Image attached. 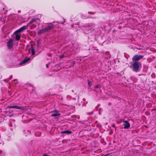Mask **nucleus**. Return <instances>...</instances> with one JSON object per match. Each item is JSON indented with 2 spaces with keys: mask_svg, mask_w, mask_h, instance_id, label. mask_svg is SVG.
Instances as JSON below:
<instances>
[{
  "mask_svg": "<svg viewBox=\"0 0 156 156\" xmlns=\"http://www.w3.org/2000/svg\"><path fill=\"white\" fill-rule=\"evenodd\" d=\"M141 66V64L140 62H133L132 64L133 71L135 72H139Z\"/></svg>",
  "mask_w": 156,
  "mask_h": 156,
  "instance_id": "1",
  "label": "nucleus"
},
{
  "mask_svg": "<svg viewBox=\"0 0 156 156\" xmlns=\"http://www.w3.org/2000/svg\"><path fill=\"white\" fill-rule=\"evenodd\" d=\"M143 57L144 56L143 55H135L132 58V60L133 62H138V61L143 58Z\"/></svg>",
  "mask_w": 156,
  "mask_h": 156,
  "instance_id": "2",
  "label": "nucleus"
},
{
  "mask_svg": "<svg viewBox=\"0 0 156 156\" xmlns=\"http://www.w3.org/2000/svg\"><path fill=\"white\" fill-rule=\"evenodd\" d=\"M27 28V26H24L15 31V33H21L23 32Z\"/></svg>",
  "mask_w": 156,
  "mask_h": 156,
  "instance_id": "3",
  "label": "nucleus"
},
{
  "mask_svg": "<svg viewBox=\"0 0 156 156\" xmlns=\"http://www.w3.org/2000/svg\"><path fill=\"white\" fill-rule=\"evenodd\" d=\"M13 41L12 39H10L7 42V46L8 48L10 49L13 46Z\"/></svg>",
  "mask_w": 156,
  "mask_h": 156,
  "instance_id": "4",
  "label": "nucleus"
},
{
  "mask_svg": "<svg viewBox=\"0 0 156 156\" xmlns=\"http://www.w3.org/2000/svg\"><path fill=\"white\" fill-rule=\"evenodd\" d=\"M123 126L125 129H127L130 127V124L128 121L126 120L123 121Z\"/></svg>",
  "mask_w": 156,
  "mask_h": 156,
  "instance_id": "5",
  "label": "nucleus"
},
{
  "mask_svg": "<svg viewBox=\"0 0 156 156\" xmlns=\"http://www.w3.org/2000/svg\"><path fill=\"white\" fill-rule=\"evenodd\" d=\"M7 108H16L18 109H22V110H24V107H23L22 106H15V105H13L12 106H7Z\"/></svg>",
  "mask_w": 156,
  "mask_h": 156,
  "instance_id": "6",
  "label": "nucleus"
},
{
  "mask_svg": "<svg viewBox=\"0 0 156 156\" xmlns=\"http://www.w3.org/2000/svg\"><path fill=\"white\" fill-rule=\"evenodd\" d=\"M55 27V25L53 24H51L49 25L48 27L44 28L46 32H48L51 31L52 29Z\"/></svg>",
  "mask_w": 156,
  "mask_h": 156,
  "instance_id": "7",
  "label": "nucleus"
},
{
  "mask_svg": "<svg viewBox=\"0 0 156 156\" xmlns=\"http://www.w3.org/2000/svg\"><path fill=\"white\" fill-rule=\"evenodd\" d=\"M14 34L15 35V39L17 41H19L21 38V34L19 33H15V31L14 32Z\"/></svg>",
  "mask_w": 156,
  "mask_h": 156,
  "instance_id": "8",
  "label": "nucleus"
},
{
  "mask_svg": "<svg viewBox=\"0 0 156 156\" xmlns=\"http://www.w3.org/2000/svg\"><path fill=\"white\" fill-rule=\"evenodd\" d=\"M30 58H25L21 62L19 63L20 65H21L22 64L26 63L28 61L30 60Z\"/></svg>",
  "mask_w": 156,
  "mask_h": 156,
  "instance_id": "9",
  "label": "nucleus"
},
{
  "mask_svg": "<svg viewBox=\"0 0 156 156\" xmlns=\"http://www.w3.org/2000/svg\"><path fill=\"white\" fill-rule=\"evenodd\" d=\"M46 32L44 28L39 30L37 32V34L38 35H40L43 34L45 33Z\"/></svg>",
  "mask_w": 156,
  "mask_h": 156,
  "instance_id": "10",
  "label": "nucleus"
},
{
  "mask_svg": "<svg viewBox=\"0 0 156 156\" xmlns=\"http://www.w3.org/2000/svg\"><path fill=\"white\" fill-rule=\"evenodd\" d=\"M60 115V114L59 113L58 111H55L51 115V116H55L56 117L58 116H59Z\"/></svg>",
  "mask_w": 156,
  "mask_h": 156,
  "instance_id": "11",
  "label": "nucleus"
},
{
  "mask_svg": "<svg viewBox=\"0 0 156 156\" xmlns=\"http://www.w3.org/2000/svg\"><path fill=\"white\" fill-rule=\"evenodd\" d=\"M72 133V132L71 131H69V130H66L64 131H62L61 133V134H66L67 135H69L71 134Z\"/></svg>",
  "mask_w": 156,
  "mask_h": 156,
  "instance_id": "12",
  "label": "nucleus"
},
{
  "mask_svg": "<svg viewBox=\"0 0 156 156\" xmlns=\"http://www.w3.org/2000/svg\"><path fill=\"white\" fill-rule=\"evenodd\" d=\"M31 51L32 52V55H33L35 54V48L33 45L31 46Z\"/></svg>",
  "mask_w": 156,
  "mask_h": 156,
  "instance_id": "13",
  "label": "nucleus"
},
{
  "mask_svg": "<svg viewBox=\"0 0 156 156\" xmlns=\"http://www.w3.org/2000/svg\"><path fill=\"white\" fill-rule=\"evenodd\" d=\"M38 18L34 19L31 20H30L29 22V24H31L32 23L35 22L37 20H38Z\"/></svg>",
  "mask_w": 156,
  "mask_h": 156,
  "instance_id": "14",
  "label": "nucleus"
},
{
  "mask_svg": "<svg viewBox=\"0 0 156 156\" xmlns=\"http://www.w3.org/2000/svg\"><path fill=\"white\" fill-rule=\"evenodd\" d=\"M88 30L89 32L90 31H92L94 30V27H91L90 28H89L87 29Z\"/></svg>",
  "mask_w": 156,
  "mask_h": 156,
  "instance_id": "15",
  "label": "nucleus"
},
{
  "mask_svg": "<svg viewBox=\"0 0 156 156\" xmlns=\"http://www.w3.org/2000/svg\"><path fill=\"white\" fill-rule=\"evenodd\" d=\"M36 27V26L34 24H32L30 27L31 29H33L35 28Z\"/></svg>",
  "mask_w": 156,
  "mask_h": 156,
  "instance_id": "16",
  "label": "nucleus"
},
{
  "mask_svg": "<svg viewBox=\"0 0 156 156\" xmlns=\"http://www.w3.org/2000/svg\"><path fill=\"white\" fill-rule=\"evenodd\" d=\"M96 12H88V13L90 14L94 15L95 13Z\"/></svg>",
  "mask_w": 156,
  "mask_h": 156,
  "instance_id": "17",
  "label": "nucleus"
},
{
  "mask_svg": "<svg viewBox=\"0 0 156 156\" xmlns=\"http://www.w3.org/2000/svg\"><path fill=\"white\" fill-rule=\"evenodd\" d=\"M87 16L85 15H83L82 16V18L83 19H87Z\"/></svg>",
  "mask_w": 156,
  "mask_h": 156,
  "instance_id": "18",
  "label": "nucleus"
},
{
  "mask_svg": "<svg viewBox=\"0 0 156 156\" xmlns=\"http://www.w3.org/2000/svg\"><path fill=\"white\" fill-rule=\"evenodd\" d=\"M12 75H10L9 77V78H8L7 79V80H8L7 81H9L11 79H12Z\"/></svg>",
  "mask_w": 156,
  "mask_h": 156,
  "instance_id": "19",
  "label": "nucleus"
},
{
  "mask_svg": "<svg viewBox=\"0 0 156 156\" xmlns=\"http://www.w3.org/2000/svg\"><path fill=\"white\" fill-rule=\"evenodd\" d=\"M64 55H62L59 56V58L60 59H62V58H63L64 57Z\"/></svg>",
  "mask_w": 156,
  "mask_h": 156,
  "instance_id": "20",
  "label": "nucleus"
},
{
  "mask_svg": "<svg viewBox=\"0 0 156 156\" xmlns=\"http://www.w3.org/2000/svg\"><path fill=\"white\" fill-rule=\"evenodd\" d=\"M88 83L89 86L90 87L91 86V83L89 80H88Z\"/></svg>",
  "mask_w": 156,
  "mask_h": 156,
  "instance_id": "21",
  "label": "nucleus"
},
{
  "mask_svg": "<svg viewBox=\"0 0 156 156\" xmlns=\"http://www.w3.org/2000/svg\"><path fill=\"white\" fill-rule=\"evenodd\" d=\"M93 112L92 111V112H90L87 113V114L89 115H92V114H93Z\"/></svg>",
  "mask_w": 156,
  "mask_h": 156,
  "instance_id": "22",
  "label": "nucleus"
},
{
  "mask_svg": "<svg viewBox=\"0 0 156 156\" xmlns=\"http://www.w3.org/2000/svg\"><path fill=\"white\" fill-rule=\"evenodd\" d=\"M104 156H112V155L110 154H107L106 155H105Z\"/></svg>",
  "mask_w": 156,
  "mask_h": 156,
  "instance_id": "23",
  "label": "nucleus"
},
{
  "mask_svg": "<svg viewBox=\"0 0 156 156\" xmlns=\"http://www.w3.org/2000/svg\"><path fill=\"white\" fill-rule=\"evenodd\" d=\"M99 86L98 85L94 87L96 89L98 88Z\"/></svg>",
  "mask_w": 156,
  "mask_h": 156,
  "instance_id": "24",
  "label": "nucleus"
},
{
  "mask_svg": "<svg viewBox=\"0 0 156 156\" xmlns=\"http://www.w3.org/2000/svg\"><path fill=\"white\" fill-rule=\"evenodd\" d=\"M94 18L89 16H87V18Z\"/></svg>",
  "mask_w": 156,
  "mask_h": 156,
  "instance_id": "25",
  "label": "nucleus"
},
{
  "mask_svg": "<svg viewBox=\"0 0 156 156\" xmlns=\"http://www.w3.org/2000/svg\"><path fill=\"white\" fill-rule=\"evenodd\" d=\"M112 126L113 127H115V125L114 124H112ZM116 129V128H115V129Z\"/></svg>",
  "mask_w": 156,
  "mask_h": 156,
  "instance_id": "26",
  "label": "nucleus"
},
{
  "mask_svg": "<svg viewBox=\"0 0 156 156\" xmlns=\"http://www.w3.org/2000/svg\"><path fill=\"white\" fill-rule=\"evenodd\" d=\"M8 80L7 79H5L4 80V81H5V82H8V81H7Z\"/></svg>",
  "mask_w": 156,
  "mask_h": 156,
  "instance_id": "27",
  "label": "nucleus"
},
{
  "mask_svg": "<svg viewBox=\"0 0 156 156\" xmlns=\"http://www.w3.org/2000/svg\"><path fill=\"white\" fill-rule=\"evenodd\" d=\"M13 115V114H11V115H9V116L10 117H11Z\"/></svg>",
  "mask_w": 156,
  "mask_h": 156,
  "instance_id": "28",
  "label": "nucleus"
},
{
  "mask_svg": "<svg viewBox=\"0 0 156 156\" xmlns=\"http://www.w3.org/2000/svg\"><path fill=\"white\" fill-rule=\"evenodd\" d=\"M87 26L88 27H90V25L89 24L87 25Z\"/></svg>",
  "mask_w": 156,
  "mask_h": 156,
  "instance_id": "29",
  "label": "nucleus"
},
{
  "mask_svg": "<svg viewBox=\"0 0 156 156\" xmlns=\"http://www.w3.org/2000/svg\"><path fill=\"white\" fill-rule=\"evenodd\" d=\"M43 156H49L48 155H47V154H44L43 155Z\"/></svg>",
  "mask_w": 156,
  "mask_h": 156,
  "instance_id": "30",
  "label": "nucleus"
},
{
  "mask_svg": "<svg viewBox=\"0 0 156 156\" xmlns=\"http://www.w3.org/2000/svg\"><path fill=\"white\" fill-rule=\"evenodd\" d=\"M18 12H19V13H20V12H21V11L19 10V11H18Z\"/></svg>",
  "mask_w": 156,
  "mask_h": 156,
  "instance_id": "31",
  "label": "nucleus"
},
{
  "mask_svg": "<svg viewBox=\"0 0 156 156\" xmlns=\"http://www.w3.org/2000/svg\"><path fill=\"white\" fill-rule=\"evenodd\" d=\"M46 66H47V67H48V66L47 65H46Z\"/></svg>",
  "mask_w": 156,
  "mask_h": 156,
  "instance_id": "32",
  "label": "nucleus"
},
{
  "mask_svg": "<svg viewBox=\"0 0 156 156\" xmlns=\"http://www.w3.org/2000/svg\"><path fill=\"white\" fill-rule=\"evenodd\" d=\"M108 104H109V105H110V104L111 105V103H108Z\"/></svg>",
  "mask_w": 156,
  "mask_h": 156,
  "instance_id": "33",
  "label": "nucleus"
},
{
  "mask_svg": "<svg viewBox=\"0 0 156 156\" xmlns=\"http://www.w3.org/2000/svg\"><path fill=\"white\" fill-rule=\"evenodd\" d=\"M15 80H14V81H15Z\"/></svg>",
  "mask_w": 156,
  "mask_h": 156,
  "instance_id": "34",
  "label": "nucleus"
}]
</instances>
